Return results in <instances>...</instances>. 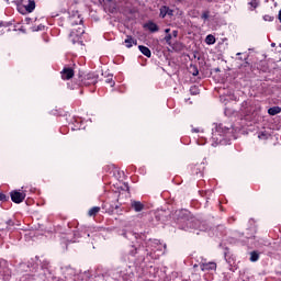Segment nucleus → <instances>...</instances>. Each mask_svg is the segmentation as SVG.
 Here are the masks:
<instances>
[{"instance_id": "f257e3e1", "label": "nucleus", "mask_w": 281, "mask_h": 281, "mask_svg": "<svg viewBox=\"0 0 281 281\" xmlns=\"http://www.w3.org/2000/svg\"><path fill=\"white\" fill-rule=\"evenodd\" d=\"M19 12H22V10H25V12L32 13L34 10H36V1L34 0H22V7L18 8Z\"/></svg>"}, {"instance_id": "f03ea898", "label": "nucleus", "mask_w": 281, "mask_h": 281, "mask_svg": "<svg viewBox=\"0 0 281 281\" xmlns=\"http://www.w3.org/2000/svg\"><path fill=\"white\" fill-rule=\"evenodd\" d=\"M85 34V29L78 27V29H72L70 34H69V40L72 42V45H76L78 41H80V37Z\"/></svg>"}, {"instance_id": "7ed1b4c3", "label": "nucleus", "mask_w": 281, "mask_h": 281, "mask_svg": "<svg viewBox=\"0 0 281 281\" xmlns=\"http://www.w3.org/2000/svg\"><path fill=\"white\" fill-rule=\"evenodd\" d=\"M98 74L95 72H89L82 80V85H86V87H89V85H98Z\"/></svg>"}, {"instance_id": "20e7f679", "label": "nucleus", "mask_w": 281, "mask_h": 281, "mask_svg": "<svg viewBox=\"0 0 281 281\" xmlns=\"http://www.w3.org/2000/svg\"><path fill=\"white\" fill-rule=\"evenodd\" d=\"M10 195L13 203H23V201H25V193L23 192L11 191Z\"/></svg>"}, {"instance_id": "39448f33", "label": "nucleus", "mask_w": 281, "mask_h": 281, "mask_svg": "<svg viewBox=\"0 0 281 281\" xmlns=\"http://www.w3.org/2000/svg\"><path fill=\"white\" fill-rule=\"evenodd\" d=\"M200 268H201V271H216V262L201 261Z\"/></svg>"}, {"instance_id": "423d86ee", "label": "nucleus", "mask_w": 281, "mask_h": 281, "mask_svg": "<svg viewBox=\"0 0 281 281\" xmlns=\"http://www.w3.org/2000/svg\"><path fill=\"white\" fill-rule=\"evenodd\" d=\"M61 79L63 80H71V78H74V68H69V67H64V69L61 70Z\"/></svg>"}, {"instance_id": "0eeeda50", "label": "nucleus", "mask_w": 281, "mask_h": 281, "mask_svg": "<svg viewBox=\"0 0 281 281\" xmlns=\"http://www.w3.org/2000/svg\"><path fill=\"white\" fill-rule=\"evenodd\" d=\"M131 205L135 212H142L144 210V203L140 201H132Z\"/></svg>"}, {"instance_id": "6e6552de", "label": "nucleus", "mask_w": 281, "mask_h": 281, "mask_svg": "<svg viewBox=\"0 0 281 281\" xmlns=\"http://www.w3.org/2000/svg\"><path fill=\"white\" fill-rule=\"evenodd\" d=\"M138 49H139V52H140L144 56H146L147 58H150V56H153V53L150 52V48H148V47H146V46H144V45H139V46H138Z\"/></svg>"}, {"instance_id": "1a4fd4ad", "label": "nucleus", "mask_w": 281, "mask_h": 281, "mask_svg": "<svg viewBox=\"0 0 281 281\" xmlns=\"http://www.w3.org/2000/svg\"><path fill=\"white\" fill-rule=\"evenodd\" d=\"M125 45L126 47L131 48L133 45H137V40H134L133 36L127 35L125 38Z\"/></svg>"}, {"instance_id": "9d476101", "label": "nucleus", "mask_w": 281, "mask_h": 281, "mask_svg": "<svg viewBox=\"0 0 281 281\" xmlns=\"http://www.w3.org/2000/svg\"><path fill=\"white\" fill-rule=\"evenodd\" d=\"M144 27H147L149 30V32H157L159 30V26L157 24H155V22H148L144 25Z\"/></svg>"}, {"instance_id": "9b49d317", "label": "nucleus", "mask_w": 281, "mask_h": 281, "mask_svg": "<svg viewBox=\"0 0 281 281\" xmlns=\"http://www.w3.org/2000/svg\"><path fill=\"white\" fill-rule=\"evenodd\" d=\"M269 115H278V113H281L280 106H272L268 110Z\"/></svg>"}, {"instance_id": "f8f14e48", "label": "nucleus", "mask_w": 281, "mask_h": 281, "mask_svg": "<svg viewBox=\"0 0 281 281\" xmlns=\"http://www.w3.org/2000/svg\"><path fill=\"white\" fill-rule=\"evenodd\" d=\"M169 12V7L164 5L160 8V18L161 19H166V16L168 15Z\"/></svg>"}, {"instance_id": "ddd939ff", "label": "nucleus", "mask_w": 281, "mask_h": 281, "mask_svg": "<svg viewBox=\"0 0 281 281\" xmlns=\"http://www.w3.org/2000/svg\"><path fill=\"white\" fill-rule=\"evenodd\" d=\"M205 43H206V45H214V43H216V37H214V35H212V34H210L206 36Z\"/></svg>"}, {"instance_id": "4468645a", "label": "nucleus", "mask_w": 281, "mask_h": 281, "mask_svg": "<svg viewBox=\"0 0 281 281\" xmlns=\"http://www.w3.org/2000/svg\"><path fill=\"white\" fill-rule=\"evenodd\" d=\"M260 255L257 251L250 252V262H258Z\"/></svg>"}, {"instance_id": "2eb2a0df", "label": "nucleus", "mask_w": 281, "mask_h": 281, "mask_svg": "<svg viewBox=\"0 0 281 281\" xmlns=\"http://www.w3.org/2000/svg\"><path fill=\"white\" fill-rule=\"evenodd\" d=\"M258 137L260 139H269V137H271V134H269L267 131H263V132H259Z\"/></svg>"}, {"instance_id": "dca6fc26", "label": "nucleus", "mask_w": 281, "mask_h": 281, "mask_svg": "<svg viewBox=\"0 0 281 281\" xmlns=\"http://www.w3.org/2000/svg\"><path fill=\"white\" fill-rule=\"evenodd\" d=\"M99 212H100V207L94 206V207L89 210L88 214H89V216H95Z\"/></svg>"}, {"instance_id": "f3484780", "label": "nucleus", "mask_w": 281, "mask_h": 281, "mask_svg": "<svg viewBox=\"0 0 281 281\" xmlns=\"http://www.w3.org/2000/svg\"><path fill=\"white\" fill-rule=\"evenodd\" d=\"M190 74H192V76H196L199 74V68L195 65H191Z\"/></svg>"}, {"instance_id": "a211bd4d", "label": "nucleus", "mask_w": 281, "mask_h": 281, "mask_svg": "<svg viewBox=\"0 0 281 281\" xmlns=\"http://www.w3.org/2000/svg\"><path fill=\"white\" fill-rule=\"evenodd\" d=\"M165 41H166V43H167V45H169L170 47H172V34H167L166 36H165Z\"/></svg>"}, {"instance_id": "6ab92c4d", "label": "nucleus", "mask_w": 281, "mask_h": 281, "mask_svg": "<svg viewBox=\"0 0 281 281\" xmlns=\"http://www.w3.org/2000/svg\"><path fill=\"white\" fill-rule=\"evenodd\" d=\"M105 82L110 85V87H115V81H113V76H109Z\"/></svg>"}, {"instance_id": "aec40b11", "label": "nucleus", "mask_w": 281, "mask_h": 281, "mask_svg": "<svg viewBox=\"0 0 281 281\" xmlns=\"http://www.w3.org/2000/svg\"><path fill=\"white\" fill-rule=\"evenodd\" d=\"M190 91H191V94H192V95H198V93H199V88H196V86H193V87H191Z\"/></svg>"}, {"instance_id": "412c9836", "label": "nucleus", "mask_w": 281, "mask_h": 281, "mask_svg": "<svg viewBox=\"0 0 281 281\" xmlns=\"http://www.w3.org/2000/svg\"><path fill=\"white\" fill-rule=\"evenodd\" d=\"M201 19H203L204 21H207V19H210V11H204V12L202 13Z\"/></svg>"}, {"instance_id": "4be33fe9", "label": "nucleus", "mask_w": 281, "mask_h": 281, "mask_svg": "<svg viewBox=\"0 0 281 281\" xmlns=\"http://www.w3.org/2000/svg\"><path fill=\"white\" fill-rule=\"evenodd\" d=\"M0 201H8V195L0 192Z\"/></svg>"}, {"instance_id": "5701e85b", "label": "nucleus", "mask_w": 281, "mask_h": 281, "mask_svg": "<svg viewBox=\"0 0 281 281\" xmlns=\"http://www.w3.org/2000/svg\"><path fill=\"white\" fill-rule=\"evenodd\" d=\"M273 16H271V15H265L263 16V21H269V22H271V21H273Z\"/></svg>"}, {"instance_id": "b1692460", "label": "nucleus", "mask_w": 281, "mask_h": 281, "mask_svg": "<svg viewBox=\"0 0 281 281\" xmlns=\"http://www.w3.org/2000/svg\"><path fill=\"white\" fill-rule=\"evenodd\" d=\"M177 38L179 36V31H172L171 37Z\"/></svg>"}, {"instance_id": "393cba45", "label": "nucleus", "mask_w": 281, "mask_h": 281, "mask_svg": "<svg viewBox=\"0 0 281 281\" xmlns=\"http://www.w3.org/2000/svg\"><path fill=\"white\" fill-rule=\"evenodd\" d=\"M180 214H182V216H180V218H183V216H186V214H188V211L181 210V211H180Z\"/></svg>"}, {"instance_id": "a878e982", "label": "nucleus", "mask_w": 281, "mask_h": 281, "mask_svg": "<svg viewBox=\"0 0 281 281\" xmlns=\"http://www.w3.org/2000/svg\"><path fill=\"white\" fill-rule=\"evenodd\" d=\"M120 205H115L114 207H112V210L109 211L110 214H113V210H119Z\"/></svg>"}, {"instance_id": "bb28decb", "label": "nucleus", "mask_w": 281, "mask_h": 281, "mask_svg": "<svg viewBox=\"0 0 281 281\" xmlns=\"http://www.w3.org/2000/svg\"><path fill=\"white\" fill-rule=\"evenodd\" d=\"M131 256H135L137 254V248H134V250H131Z\"/></svg>"}, {"instance_id": "cd10ccee", "label": "nucleus", "mask_w": 281, "mask_h": 281, "mask_svg": "<svg viewBox=\"0 0 281 281\" xmlns=\"http://www.w3.org/2000/svg\"><path fill=\"white\" fill-rule=\"evenodd\" d=\"M250 5H252L254 7V9H256V8H258V2H250Z\"/></svg>"}, {"instance_id": "c85d7f7f", "label": "nucleus", "mask_w": 281, "mask_h": 281, "mask_svg": "<svg viewBox=\"0 0 281 281\" xmlns=\"http://www.w3.org/2000/svg\"><path fill=\"white\" fill-rule=\"evenodd\" d=\"M43 27H45V26L40 25V26H37V29H34L33 32H38V30H43Z\"/></svg>"}, {"instance_id": "c756f323", "label": "nucleus", "mask_w": 281, "mask_h": 281, "mask_svg": "<svg viewBox=\"0 0 281 281\" xmlns=\"http://www.w3.org/2000/svg\"><path fill=\"white\" fill-rule=\"evenodd\" d=\"M169 16H172L173 14V11L171 9H169L168 13H167Z\"/></svg>"}, {"instance_id": "7c9ffc66", "label": "nucleus", "mask_w": 281, "mask_h": 281, "mask_svg": "<svg viewBox=\"0 0 281 281\" xmlns=\"http://www.w3.org/2000/svg\"><path fill=\"white\" fill-rule=\"evenodd\" d=\"M7 224H8V225H14V223L12 222V220H9V221L7 222Z\"/></svg>"}, {"instance_id": "2f4dec72", "label": "nucleus", "mask_w": 281, "mask_h": 281, "mask_svg": "<svg viewBox=\"0 0 281 281\" xmlns=\"http://www.w3.org/2000/svg\"><path fill=\"white\" fill-rule=\"evenodd\" d=\"M278 19H279V21H280V23H281V9H280V11H279Z\"/></svg>"}, {"instance_id": "473e14b6", "label": "nucleus", "mask_w": 281, "mask_h": 281, "mask_svg": "<svg viewBox=\"0 0 281 281\" xmlns=\"http://www.w3.org/2000/svg\"><path fill=\"white\" fill-rule=\"evenodd\" d=\"M165 33H166V34H170V29H166V30H165Z\"/></svg>"}, {"instance_id": "72a5a7b5", "label": "nucleus", "mask_w": 281, "mask_h": 281, "mask_svg": "<svg viewBox=\"0 0 281 281\" xmlns=\"http://www.w3.org/2000/svg\"><path fill=\"white\" fill-rule=\"evenodd\" d=\"M215 71H216V72L221 71V68H215Z\"/></svg>"}, {"instance_id": "f704fd0d", "label": "nucleus", "mask_w": 281, "mask_h": 281, "mask_svg": "<svg viewBox=\"0 0 281 281\" xmlns=\"http://www.w3.org/2000/svg\"><path fill=\"white\" fill-rule=\"evenodd\" d=\"M193 133H199V130L194 128V130H193Z\"/></svg>"}, {"instance_id": "c9c22d12", "label": "nucleus", "mask_w": 281, "mask_h": 281, "mask_svg": "<svg viewBox=\"0 0 281 281\" xmlns=\"http://www.w3.org/2000/svg\"><path fill=\"white\" fill-rule=\"evenodd\" d=\"M271 47H276V43H271Z\"/></svg>"}, {"instance_id": "e433bc0d", "label": "nucleus", "mask_w": 281, "mask_h": 281, "mask_svg": "<svg viewBox=\"0 0 281 281\" xmlns=\"http://www.w3.org/2000/svg\"><path fill=\"white\" fill-rule=\"evenodd\" d=\"M193 267H194V269H196V267H199V265H194Z\"/></svg>"}, {"instance_id": "4c0bfd02", "label": "nucleus", "mask_w": 281, "mask_h": 281, "mask_svg": "<svg viewBox=\"0 0 281 281\" xmlns=\"http://www.w3.org/2000/svg\"><path fill=\"white\" fill-rule=\"evenodd\" d=\"M123 236L126 238V233H123Z\"/></svg>"}, {"instance_id": "58836bf2", "label": "nucleus", "mask_w": 281, "mask_h": 281, "mask_svg": "<svg viewBox=\"0 0 281 281\" xmlns=\"http://www.w3.org/2000/svg\"><path fill=\"white\" fill-rule=\"evenodd\" d=\"M237 56H240V53H237Z\"/></svg>"}, {"instance_id": "ea45409f", "label": "nucleus", "mask_w": 281, "mask_h": 281, "mask_svg": "<svg viewBox=\"0 0 281 281\" xmlns=\"http://www.w3.org/2000/svg\"><path fill=\"white\" fill-rule=\"evenodd\" d=\"M79 22L82 23V20H80Z\"/></svg>"}]
</instances>
